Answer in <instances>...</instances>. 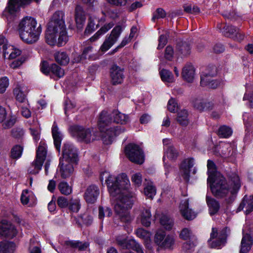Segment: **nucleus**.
I'll return each instance as SVG.
<instances>
[{
    "mask_svg": "<svg viewBox=\"0 0 253 253\" xmlns=\"http://www.w3.org/2000/svg\"><path fill=\"white\" fill-rule=\"evenodd\" d=\"M60 160L77 164L79 161L77 150L71 144H64L62 149V157Z\"/></svg>",
    "mask_w": 253,
    "mask_h": 253,
    "instance_id": "10",
    "label": "nucleus"
},
{
    "mask_svg": "<svg viewBox=\"0 0 253 253\" xmlns=\"http://www.w3.org/2000/svg\"><path fill=\"white\" fill-rule=\"evenodd\" d=\"M64 17V12L63 11H56L48 24L45 40L47 44L51 46L57 43L58 46H61L68 41Z\"/></svg>",
    "mask_w": 253,
    "mask_h": 253,
    "instance_id": "2",
    "label": "nucleus"
},
{
    "mask_svg": "<svg viewBox=\"0 0 253 253\" xmlns=\"http://www.w3.org/2000/svg\"><path fill=\"white\" fill-rule=\"evenodd\" d=\"M18 31L20 38L23 42L32 44L39 40L42 28L35 18L26 16L20 22Z\"/></svg>",
    "mask_w": 253,
    "mask_h": 253,
    "instance_id": "4",
    "label": "nucleus"
},
{
    "mask_svg": "<svg viewBox=\"0 0 253 253\" xmlns=\"http://www.w3.org/2000/svg\"><path fill=\"white\" fill-rule=\"evenodd\" d=\"M112 114L114 117V122L125 125L129 122L128 116L125 114L122 113L118 110H114L112 112Z\"/></svg>",
    "mask_w": 253,
    "mask_h": 253,
    "instance_id": "28",
    "label": "nucleus"
},
{
    "mask_svg": "<svg viewBox=\"0 0 253 253\" xmlns=\"http://www.w3.org/2000/svg\"><path fill=\"white\" fill-rule=\"evenodd\" d=\"M184 10L188 13L198 14L200 12V9L197 6L192 7L191 5H187L184 6Z\"/></svg>",
    "mask_w": 253,
    "mask_h": 253,
    "instance_id": "60",
    "label": "nucleus"
},
{
    "mask_svg": "<svg viewBox=\"0 0 253 253\" xmlns=\"http://www.w3.org/2000/svg\"><path fill=\"white\" fill-rule=\"evenodd\" d=\"M160 75L162 80L167 83H173L174 81V77L171 72L166 69H162L160 71Z\"/></svg>",
    "mask_w": 253,
    "mask_h": 253,
    "instance_id": "37",
    "label": "nucleus"
},
{
    "mask_svg": "<svg viewBox=\"0 0 253 253\" xmlns=\"http://www.w3.org/2000/svg\"><path fill=\"white\" fill-rule=\"evenodd\" d=\"M188 200L186 199L182 201L180 204V211L182 216L187 220H192L195 218L196 214L189 208Z\"/></svg>",
    "mask_w": 253,
    "mask_h": 253,
    "instance_id": "17",
    "label": "nucleus"
},
{
    "mask_svg": "<svg viewBox=\"0 0 253 253\" xmlns=\"http://www.w3.org/2000/svg\"><path fill=\"white\" fill-rule=\"evenodd\" d=\"M9 85V80L6 77L0 79V93H3Z\"/></svg>",
    "mask_w": 253,
    "mask_h": 253,
    "instance_id": "55",
    "label": "nucleus"
},
{
    "mask_svg": "<svg viewBox=\"0 0 253 253\" xmlns=\"http://www.w3.org/2000/svg\"><path fill=\"white\" fill-rule=\"evenodd\" d=\"M178 108L177 104L173 98L170 99L168 103V109L170 112H175Z\"/></svg>",
    "mask_w": 253,
    "mask_h": 253,
    "instance_id": "58",
    "label": "nucleus"
},
{
    "mask_svg": "<svg viewBox=\"0 0 253 253\" xmlns=\"http://www.w3.org/2000/svg\"><path fill=\"white\" fill-rule=\"evenodd\" d=\"M209 71L204 73L201 76V85L203 86L207 85L212 80L214 76L216 74V69L212 66L208 69Z\"/></svg>",
    "mask_w": 253,
    "mask_h": 253,
    "instance_id": "22",
    "label": "nucleus"
},
{
    "mask_svg": "<svg viewBox=\"0 0 253 253\" xmlns=\"http://www.w3.org/2000/svg\"><path fill=\"white\" fill-rule=\"evenodd\" d=\"M13 245L7 242H0V253H12Z\"/></svg>",
    "mask_w": 253,
    "mask_h": 253,
    "instance_id": "43",
    "label": "nucleus"
},
{
    "mask_svg": "<svg viewBox=\"0 0 253 253\" xmlns=\"http://www.w3.org/2000/svg\"><path fill=\"white\" fill-rule=\"evenodd\" d=\"M238 29L232 26H226L223 28V33L226 36L233 37Z\"/></svg>",
    "mask_w": 253,
    "mask_h": 253,
    "instance_id": "54",
    "label": "nucleus"
},
{
    "mask_svg": "<svg viewBox=\"0 0 253 253\" xmlns=\"http://www.w3.org/2000/svg\"><path fill=\"white\" fill-rule=\"evenodd\" d=\"M112 119L110 113L107 111H103L99 116L98 125L100 131L104 132L103 137L107 138L108 141L104 140L106 144H110L112 141V138L116 135L120 134L125 131L124 127L117 126L116 127H109L112 123Z\"/></svg>",
    "mask_w": 253,
    "mask_h": 253,
    "instance_id": "5",
    "label": "nucleus"
},
{
    "mask_svg": "<svg viewBox=\"0 0 253 253\" xmlns=\"http://www.w3.org/2000/svg\"><path fill=\"white\" fill-rule=\"evenodd\" d=\"M7 119V120L3 124V127L5 129L12 127L16 122V119L14 117L8 116Z\"/></svg>",
    "mask_w": 253,
    "mask_h": 253,
    "instance_id": "59",
    "label": "nucleus"
},
{
    "mask_svg": "<svg viewBox=\"0 0 253 253\" xmlns=\"http://www.w3.org/2000/svg\"><path fill=\"white\" fill-rule=\"evenodd\" d=\"M76 165L77 164L60 160L59 168L61 177L62 178H66L70 176L74 171V166Z\"/></svg>",
    "mask_w": 253,
    "mask_h": 253,
    "instance_id": "13",
    "label": "nucleus"
},
{
    "mask_svg": "<svg viewBox=\"0 0 253 253\" xmlns=\"http://www.w3.org/2000/svg\"><path fill=\"white\" fill-rule=\"evenodd\" d=\"M12 136L17 139H21L24 135V131L21 127H15L11 130Z\"/></svg>",
    "mask_w": 253,
    "mask_h": 253,
    "instance_id": "51",
    "label": "nucleus"
},
{
    "mask_svg": "<svg viewBox=\"0 0 253 253\" xmlns=\"http://www.w3.org/2000/svg\"><path fill=\"white\" fill-rule=\"evenodd\" d=\"M125 153L132 162L141 164L144 160V156L141 148L137 145L129 144L126 147Z\"/></svg>",
    "mask_w": 253,
    "mask_h": 253,
    "instance_id": "8",
    "label": "nucleus"
},
{
    "mask_svg": "<svg viewBox=\"0 0 253 253\" xmlns=\"http://www.w3.org/2000/svg\"><path fill=\"white\" fill-rule=\"evenodd\" d=\"M145 196L150 199H152L156 195V189L152 183L148 184L144 188Z\"/></svg>",
    "mask_w": 253,
    "mask_h": 253,
    "instance_id": "40",
    "label": "nucleus"
},
{
    "mask_svg": "<svg viewBox=\"0 0 253 253\" xmlns=\"http://www.w3.org/2000/svg\"><path fill=\"white\" fill-rule=\"evenodd\" d=\"M160 222L165 228L168 230L171 229L173 224L172 219L166 214H162L160 218Z\"/></svg>",
    "mask_w": 253,
    "mask_h": 253,
    "instance_id": "35",
    "label": "nucleus"
},
{
    "mask_svg": "<svg viewBox=\"0 0 253 253\" xmlns=\"http://www.w3.org/2000/svg\"><path fill=\"white\" fill-rule=\"evenodd\" d=\"M76 107V104L71 101V100H66L65 103V113L66 114H67L68 112L71 111L73 110Z\"/></svg>",
    "mask_w": 253,
    "mask_h": 253,
    "instance_id": "62",
    "label": "nucleus"
},
{
    "mask_svg": "<svg viewBox=\"0 0 253 253\" xmlns=\"http://www.w3.org/2000/svg\"><path fill=\"white\" fill-rule=\"evenodd\" d=\"M253 245L251 236L249 234L245 235L242 239L240 253H248Z\"/></svg>",
    "mask_w": 253,
    "mask_h": 253,
    "instance_id": "25",
    "label": "nucleus"
},
{
    "mask_svg": "<svg viewBox=\"0 0 253 253\" xmlns=\"http://www.w3.org/2000/svg\"><path fill=\"white\" fill-rule=\"evenodd\" d=\"M177 50L179 56L181 57H187L190 55L191 53V47L188 43L182 42L178 44Z\"/></svg>",
    "mask_w": 253,
    "mask_h": 253,
    "instance_id": "32",
    "label": "nucleus"
},
{
    "mask_svg": "<svg viewBox=\"0 0 253 253\" xmlns=\"http://www.w3.org/2000/svg\"><path fill=\"white\" fill-rule=\"evenodd\" d=\"M194 106L196 109L200 111H203L210 109L211 104L210 102H207L203 100L196 99L194 101Z\"/></svg>",
    "mask_w": 253,
    "mask_h": 253,
    "instance_id": "36",
    "label": "nucleus"
},
{
    "mask_svg": "<svg viewBox=\"0 0 253 253\" xmlns=\"http://www.w3.org/2000/svg\"><path fill=\"white\" fill-rule=\"evenodd\" d=\"M195 246L196 243L194 242L189 241L183 244L182 249L185 252L191 253L194 251Z\"/></svg>",
    "mask_w": 253,
    "mask_h": 253,
    "instance_id": "50",
    "label": "nucleus"
},
{
    "mask_svg": "<svg viewBox=\"0 0 253 253\" xmlns=\"http://www.w3.org/2000/svg\"><path fill=\"white\" fill-rule=\"evenodd\" d=\"M17 234V230L10 222L2 220L0 223V235L1 236L13 238Z\"/></svg>",
    "mask_w": 253,
    "mask_h": 253,
    "instance_id": "12",
    "label": "nucleus"
},
{
    "mask_svg": "<svg viewBox=\"0 0 253 253\" xmlns=\"http://www.w3.org/2000/svg\"><path fill=\"white\" fill-rule=\"evenodd\" d=\"M208 183H210L211 192L215 196L225 198L228 203L234 200L235 194L241 186L239 177L236 174L231 177L229 184L223 176L220 175Z\"/></svg>",
    "mask_w": 253,
    "mask_h": 253,
    "instance_id": "3",
    "label": "nucleus"
},
{
    "mask_svg": "<svg viewBox=\"0 0 253 253\" xmlns=\"http://www.w3.org/2000/svg\"><path fill=\"white\" fill-rule=\"evenodd\" d=\"M110 76L112 84L114 85L121 84L124 78L123 70L117 65L111 68Z\"/></svg>",
    "mask_w": 253,
    "mask_h": 253,
    "instance_id": "16",
    "label": "nucleus"
},
{
    "mask_svg": "<svg viewBox=\"0 0 253 253\" xmlns=\"http://www.w3.org/2000/svg\"><path fill=\"white\" fill-rule=\"evenodd\" d=\"M112 26L113 25L110 23L105 25L93 36L90 38V42H93L97 40L100 36L106 33Z\"/></svg>",
    "mask_w": 253,
    "mask_h": 253,
    "instance_id": "39",
    "label": "nucleus"
},
{
    "mask_svg": "<svg viewBox=\"0 0 253 253\" xmlns=\"http://www.w3.org/2000/svg\"><path fill=\"white\" fill-rule=\"evenodd\" d=\"M232 133V130L231 128L226 126H221L218 129V134L221 137H228L230 136Z\"/></svg>",
    "mask_w": 253,
    "mask_h": 253,
    "instance_id": "44",
    "label": "nucleus"
},
{
    "mask_svg": "<svg viewBox=\"0 0 253 253\" xmlns=\"http://www.w3.org/2000/svg\"><path fill=\"white\" fill-rule=\"evenodd\" d=\"M100 178L105 179L110 196L116 199L114 207L116 217L123 223H130L133 217L129 209L133 204V194L129 190L130 183L126 174L121 173L116 176L104 171L101 174Z\"/></svg>",
    "mask_w": 253,
    "mask_h": 253,
    "instance_id": "1",
    "label": "nucleus"
},
{
    "mask_svg": "<svg viewBox=\"0 0 253 253\" xmlns=\"http://www.w3.org/2000/svg\"><path fill=\"white\" fill-rule=\"evenodd\" d=\"M28 92L27 87L24 84H18L13 90L14 95L17 101L24 102Z\"/></svg>",
    "mask_w": 253,
    "mask_h": 253,
    "instance_id": "20",
    "label": "nucleus"
},
{
    "mask_svg": "<svg viewBox=\"0 0 253 253\" xmlns=\"http://www.w3.org/2000/svg\"><path fill=\"white\" fill-rule=\"evenodd\" d=\"M74 129L78 139L82 141L88 143L96 139V131L90 128H84L81 126H75Z\"/></svg>",
    "mask_w": 253,
    "mask_h": 253,
    "instance_id": "9",
    "label": "nucleus"
},
{
    "mask_svg": "<svg viewBox=\"0 0 253 253\" xmlns=\"http://www.w3.org/2000/svg\"><path fill=\"white\" fill-rule=\"evenodd\" d=\"M57 204L59 207L61 208H64L69 206V203L67 199L64 197H59L57 201Z\"/></svg>",
    "mask_w": 253,
    "mask_h": 253,
    "instance_id": "63",
    "label": "nucleus"
},
{
    "mask_svg": "<svg viewBox=\"0 0 253 253\" xmlns=\"http://www.w3.org/2000/svg\"><path fill=\"white\" fill-rule=\"evenodd\" d=\"M166 237H167V236L164 231H158L157 232L155 236V242L159 247L161 244H163L162 242Z\"/></svg>",
    "mask_w": 253,
    "mask_h": 253,
    "instance_id": "52",
    "label": "nucleus"
},
{
    "mask_svg": "<svg viewBox=\"0 0 253 253\" xmlns=\"http://www.w3.org/2000/svg\"><path fill=\"white\" fill-rule=\"evenodd\" d=\"M152 215L149 209L142 208L140 211L138 219L141 223L145 227H149L151 222Z\"/></svg>",
    "mask_w": 253,
    "mask_h": 253,
    "instance_id": "23",
    "label": "nucleus"
},
{
    "mask_svg": "<svg viewBox=\"0 0 253 253\" xmlns=\"http://www.w3.org/2000/svg\"><path fill=\"white\" fill-rule=\"evenodd\" d=\"M26 58L23 57H20L18 60H14L10 64V67L12 69H16L19 67L25 61Z\"/></svg>",
    "mask_w": 253,
    "mask_h": 253,
    "instance_id": "64",
    "label": "nucleus"
},
{
    "mask_svg": "<svg viewBox=\"0 0 253 253\" xmlns=\"http://www.w3.org/2000/svg\"><path fill=\"white\" fill-rule=\"evenodd\" d=\"M117 241L118 244L123 248L132 249L137 253H144L140 245L134 240H126L124 238L122 240L117 239Z\"/></svg>",
    "mask_w": 253,
    "mask_h": 253,
    "instance_id": "15",
    "label": "nucleus"
},
{
    "mask_svg": "<svg viewBox=\"0 0 253 253\" xmlns=\"http://www.w3.org/2000/svg\"><path fill=\"white\" fill-rule=\"evenodd\" d=\"M75 19L77 28H82L85 20V15L83 7L80 5H77L75 8Z\"/></svg>",
    "mask_w": 253,
    "mask_h": 253,
    "instance_id": "21",
    "label": "nucleus"
},
{
    "mask_svg": "<svg viewBox=\"0 0 253 253\" xmlns=\"http://www.w3.org/2000/svg\"><path fill=\"white\" fill-rule=\"evenodd\" d=\"M23 149V147L20 145L14 146L11 149L10 157L15 159L19 158L21 156Z\"/></svg>",
    "mask_w": 253,
    "mask_h": 253,
    "instance_id": "46",
    "label": "nucleus"
},
{
    "mask_svg": "<svg viewBox=\"0 0 253 253\" xmlns=\"http://www.w3.org/2000/svg\"><path fill=\"white\" fill-rule=\"evenodd\" d=\"M56 61L60 65H65L69 62V58L65 52L58 51L54 54Z\"/></svg>",
    "mask_w": 253,
    "mask_h": 253,
    "instance_id": "33",
    "label": "nucleus"
},
{
    "mask_svg": "<svg viewBox=\"0 0 253 253\" xmlns=\"http://www.w3.org/2000/svg\"><path fill=\"white\" fill-rule=\"evenodd\" d=\"M207 167L208 169L209 177L207 179L208 183L210 182L211 180L215 179L217 176L216 175V169L214 163L211 160L208 161Z\"/></svg>",
    "mask_w": 253,
    "mask_h": 253,
    "instance_id": "34",
    "label": "nucleus"
},
{
    "mask_svg": "<svg viewBox=\"0 0 253 253\" xmlns=\"http://www.w3.org/2000/svg\"><path fill=\"white\" fill-rule=\"evenodd\" d=\"M50 71L53 76L58 78L63 77L65 74L64 70L56 64L50 65Z\"/></svg>",
    "mask_w": 253,
    "mask_h": 253,
    "instance_id": "38",
    "label": "nucleus"
},
{
    "mask_svg": "<svg viewBox=\"0 0 253 253\" xmlns=\"http://www.w3.org/2000/svg\"><path fill=\"white\" fill-rule=\"evenodd\" d=\"M2 49L3 57L5 58L6 55L9 54L8 56L9 59L15 58L17 56L20 55L21 53L19 49L14 48L13 46L5 44L2 45Z\"/></svg>",
    "mask_w": 253,
    "mask_h": 253,
    "instance_id": "26",
    "label": "nucleus"
},
{
    "mask_svg": "<svg viewBox=\"0 0 253 253\" xmlns=\"http://www.w3.org/2000/svg\"><path fill=\"white\" fill-rule=\"evenodd\" d=\"M162 242L163 244H161L159 247L164 249H170L174 244V239L172 237L167 235Z\"/></svg>",
    "mask_w": 253,
    "mask_h": 253,
    "instance_id": "48",
    "label": "nucleus"
},
{
    "mask_svg": "<svg viewBox=\"0 0 253 253\" xmlns=\"http://www.w3.org/2000/svg\"><path fill=\"white\" fill-rule=\"evenodd\" d=\"M67 245L71 247L78 249L80 251H84L88 247L87 243H82L77 241H69Z\"/></svg>",
    "mask_w": 253,
    "mask_h": 253,
    "instance_id": "41",
    "label": "nucleus"
},
{
    "mask_svg": "<svg viewBox=\"0 0 253 253\" xmlns=\"http://www.w3.org/2000/svg\"><path fill=\"white\" fill-rule=\"evenodd\" d=\"M176 120L180 125L187 126L189 123L187 111L185 109L179 111L177 113Z\"/></svg>",
    "mask_w": 253,
    "mask_h": 253,
    "instance_id": "30",
    "label": "nucleus"
},
{
    "mask_svg": "<svg viewBox=\"0 0 253 253\" xmlns=\"http://www.w3.org/2000/svg\"><path fill=\"white\" fill-rule=\"evenodd\" d=\"M206 201L210 209V214H214L216 213L220 208L219 203L215 199L208 196H206Z\"/></svg>",
    "mask_w": 253,
    "mask_h": 253,
    "instance_id": "29",
    "label": "nucleus"
},
{
    "mask_svg": "<svg viewBox=\"0 0 253 253\" xmlns=\"http://www.w3.org/2000/svg\"><path fill=\"white\" fill-rule=\"evenodd\" d=\"M131 179L133 184L137 187H139L142 182V174L137 172L132 175Z\"/></svg>",
    "mask_w": 253,
    "mask_h": 253,
    "instance_id": "53",
    "label": "nucleus"
},
{
    "mask_svg": "<svg viewBox=\"0 0 253 253\" xmlns=\"http://www.w3.org/2000/svg\"><path fill=\"white\" fill-rule=\"evenodd\" d=\"M194 160L192 158L184 160L181 164L180 167V172L183 178L186 181L189 180L191 169L194 166Z\"/></svg>",
    "mask_w": 253,
    "mask_h": 253,
    "instance_id": "14",
    "label": "nucleus"
},
{
    "mask_svg": "<svg viewBox=\"0 0 253 253\" xmlns=\"http://www.w3.org/2000/svg\"><path fill=\"white\" fill-rule=\"evenodd\" d=\"M226 230L227 229H224L218 233L216 228H212L210 238L208 240L210 248L219 249L225 245L228 235Z\"/></svg>",
    "mask_w": 253,
    "mask_h": 253,
    "instance_id": "7",
    "label": "nucleus"
},
{
    "mask_svg": "<svg viewBox=\"0 0 253 253\" xmlns=\"http://www.w3.org/2000/svg\"><path fill=\"white\" fill-rule=\"evenodd\" d=\"M168 34L161 35L159 38V44L157 49H160L163 48L167 43Z\"/></svg>",
    "mask_w": 253,
    "mask_h": 253,
    "instance_id": "56",
    "label": "nucleus"
},
{
    "mask_svg": "<svg viewBox=\"0 0 253 253\" xmlns=\"http://www.w3.org/2000/svg\"><path fill=\"white\" fill-rule=\"evenodd\" d=\"M181 74L185 81L192 83L196 76L195 69L192 64H187L183 67Z\"/></svg>",
    "mask_w": 253,
    "mask_h": 253,
    "instance_id": "19",
    "label": "nucleus"
},
{
    "mask_svg": "<svg viewBox=\"0 0 253 253\" xmlns=\"http://www.w3.org/2000/svg\"><path fill=\"white\" fill-rule=\"evenodd\" d=\"M99 194L98 187L95 185H90L86 189L84 197L87 203L92 204L96 201Z\"/></svg>",
    "mask_w": 253,
    "mask_h": 253,
    "instance_id": "18",
    "label": "nucleus"
},
{
    "mask_svg": "<svg viewBox=\"0 0 253 253\" xmlns=\"http://www.w3.org/2000/svg\"><path fill=\"white\" fill-rule=\"evenodd\" d=\"M52 134L54 140V144L56 149L59 152L62 137L61 133L58 131V128L55 123H54L52 126Z\"/></svg>",
    "mask_w": 253,
    "mask_h": 253,
    "instance_id": "27",
    "label": "nucleus"
},
{
    "mask_svg": "<svg viewBox=\"0 0 253 253\" xmlns=\"http://www.w3.org/2000/svg\"><path fill=\"white\" fill-rule=\"evenodd\" d=\"M60 192L64 195H68L72 192V188L66 182H61L58 185Z\"/></svg>",
    "mask_w": 253,
    "mask_h": 253,
    "instance_id": "45",
    "label": "nucleus"
},
{
    "mask_svg": "<svg viewBox=\"0 0 253 253\" xmlns=\"http://www.w3.org/2000/svg\"><path fill=\"white\" fill-rule=\"evenodd\" d=\"M174 50L172 46H167L165 51V57L169 60H171L173 57Z\"/></svg>",
    "mask_w": 253,
    "mask_h": 253,
    "instance_id": "57",
    "label": "nucleus"
},
{
    "mask_svg": "<svg viewBox=\"0 0 253 253\" xmlns=\"http://www.w3.org/2000/svg\"><path fill=\"white\" fill-rule=\"evenodd\" d=\"M179 156L178 150L173 145H169L166 149L165 152V157H167L170 160H174L177 158Z\"/></svg>",
    "mask_w": 253,
    "mask_h": 253,
    "instance_id": "31",
    "label": "nucleus"
},
{
    "mask_svg": "<svg viewBox=\"0 0 253 253\" xmlns=\"http://www.w3.org/2000/svg\"><path fill=\"white\" fill-rule=\"evenodd\" d=\"M166 15V13L163 9L158 8L152 17V20L155 21V19L163 18Z\"/></svg>",
    "mask_w": 253,
    "mask_h": 253,
    "instance_id": "61",
    "label": "nucleus"
},
{
    "mask_svg": "<svg viewBox=\"0 0 253 253\" xmlns=\"http://www.w3.org/2000/svg\"><path fill=\"white\" fill-rule=\"evenodd\" d=\"M245 210L246 213L249 214L253 211V196H245L238 210Z\"/></svg>",
    "mask_w": 253,
    "mask_h": 253,
    "instance_id": "24",
    "label": "nucleus"
},
{
    "mask_svg": "<svg viewBox=\"0 0 253 253\" xmlns=\"http://www.w3.org/2000/svg\"><path fill=\"white\" fill-rule=\"evenodd\" d=\"M81 208L80 201L78 199H71L69 202V209L73 212H77Z\"/></svg>",
    "mask_w": 253,
    "mask_h": 253,
    "instance_id": "47",
    "label": "nucleus"
},
{
    "mask_svg": "<svg viewBox=\"0 0 253 253\" xmlns=\"http://www.w3.org/2000/svg\"><path fill=\"white\" fill-rule=\"evenodd\" d=\"M122 31L120 26H116L112 31L110 36L107 38L100 47V50L105 52L110 49L117 42Z\"/></svg>",
    "mask_w": 253,
    "mask_h": 253,
    "instance_id": "11",
    "label": "nucleus"
},
{
    "mask_svg": "<svg viewBox=\"0 0 253 253\" xmlns=\"http://www.w3.org/2000/svg\"><path fill=\"white\" fill-rule=\"evenodd\" d=\"M47 152L44 144L40 143L37 150L36 158L28 168L29 173L36 174L42 169L46 157Z\"/></svg>",
    "mask_w": 253,
    "mask_h": 253,
    "instance_id": "6",
    "label": "nucleus"
},
{
    "mask_svg": "<svg viewBox=\"0 0 253 253\" xmlns=\"http://www.w3.org/2000/svg\"><path fill=\"white\" fill-rule=\"evenodd\" d=\"M135 234L139 238L144 240L147 244L150 242V234L143 228H138L135 231Z\"/></svg>",
    "mask_w": 253,
    "mask_h": 253,
    "instance_id": "42",
    "label": "nucleus"
},
{
    "mask_svg": "<svg viewBox=\"0 0 253 253\" xmlns=\"http://www.w3.org/2000/svg\"><path fill=\"white\" fill-rule=\"evenodd\" d=\"M112 214V211L109 208L107 207H102L101 206L99 207L98 216L100 219H102L105 216L109 217Z\"/></svg>",
    "mask_w": 253,
    "mask_h": 253,
    "instance_id": "49",
    "label": "nucleus"
}]
</instances>
